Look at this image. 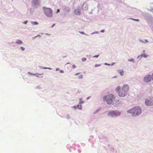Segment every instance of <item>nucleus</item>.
Masks as SVG:
<instances>
[{"label": "nucleus", "instance_id": "nucleus-32", "mask_svg": "<svg viewBox=\"0 0 153 153\" xmlns=\"http://www.w3.org/2000/svg\"><path fill=\"white\" fill-rule=\"evenodd\" d=\"M133 20H136V21H139V20L137 19H133Z\"/></svg>", "mask_w": 153, "mask_h": 153}, {"label": "nucleus", "instance_id": "nucleus-16", "mask_svg": "<svg viewBox=\"0 0 153 153\" xmlns=\"http://www.w3.org/2000/svg\"><path fill=\"white\" fill-rule=\"evenodd\" d=\"M28 74H29L31 75L35 76V75H36V74H33L30 72H28Z\"/></svg>", "mask_w": 153, "mask_h": 153}, {"label": "nucleus", "instance_id": "nucleus-33", "mask_svg": "<svg viewBox=\"0 0 153 153\" xmlns=\"http://www.w3.org/2000/svg\"><path fill=\"white\" fill-rule=\"evenodd\" d=\"M152 79L153 80V73L152 74Z\"/></svg>", "mask_w": 153, "mask_h": 153}, {"label": "nucleus", "instance_id": "nucleus-1", "mask_svg": "<svg viewBox=\"0 0 153 153\" xmlns=\"http://www.w3.org/2000/svg\"><path fill=\"white\" fill-rule=\"evenodd\" d=\"M129 87L128 85H124L121 89L120 87L118 86L116 88V91L118 92V91L119 95L120 97H124L127 94V93L129 90Z\"/></svg>", "mask_w": 153, "mask_h": 153}, {"label": "nucleus", "instance_id": "nucleus-29", "mask_svg": "<svg viewBox=\"0 0 153 153\" xmlns=\"http://www.w3.org/2000/svg\"><path fill=\"white\" fill-rule=\"evenodd\" d=\"M41 37V36L39 35H37V36H36V37H35V38H36V37Z\"/></svg>", "mask_w": 153, "mask_h": 153}, {"label": "nucleus", "instance_id": "nucleus-27", "mask_svg": "<svg viewBox=\"0 0 153 153\" xmlns=\"http://www.w3.org/2000/svg\"><path fill=\"white\" fill-rule=\"evenodd\" d=\"M60 73H64V71L63 70H60Z\"/></svg>", "mask_w": 153, "mask_h": 153}, {"label": "nucleus", "instance_id": "nucleus-24", "mask_svg": "<svg viewBox=\"0 0 153 153\" xmlns=\"http://www.w3.org/2000/svg\"><path fill=\"white\" fill-rule=\"evenodd\" d=\"M73 107L75 109H76V108H77V105L73 106Z\"/></svg>", "mask_w": 153, "mask_h": 153}, {"label": "nucleus", "instance_id": "nucleus-35", "mask_svg": "<svg viewBox=\"0 0 153 153\" xmlns=\"http://www.w3.org/2000/svg\"><path fill=\"white\" fill-rule=\"evenodd\" d=\"M43 74H39V75H42Z\"/></svg>", "mask_w": 153, "mask_h": 153}, {"label": "nucleus", "instance_id": "nucleus-3", "mask_svg": "<svg viewBox=\"0 0 153 153\" xmlns=\"http://www.w3.org/2000/svg\"><path fill=\"white\" fill-rule=\"evenodd\" d=\"M127 112L128 113H132V116H135L140 114L141 113V110L139 107H135L128 110Z\"/></svg>", "mask_w": 153, "mask_h": 153}, {"label": "nucleus", "instance_id": "nucleus-22", "mask_svg": "<svg viewBox=\"0 0 153 153\" xmlns=\"http://www.w3.org/2000/svg\"><path fill=\"white\" fill-rule=\"evenodd\" d=\"M128 60L130 61H133L134 62V59H131Z\"/></svg>", "mask_w": 153, "mask_h": 153}, {"label": "nucleus", "instance_id": "nucleus-28", "mask_svg": "<svg viewBox=\"0 0 153 153\" xmlns=\"http://www.w3.org/2000/svg\"><path fill=\"white\" fill-rule=\"evenodd\" d=\"M55 24H53L51 26V27H53L54 26H55Z\"/></svg>", "mask_w": 153, "mask_h": 153}, {"label": "nucleus", "instance_id": "nucleus-11", "mask_svg": "<svg viewBox=\"0 0 153 153\" xmlns=\"http://www.w3.org/2000/svg\"><path fill=\"white\" fill-rule=\"evenodd\" d=\"M141 57H143L144 58H146L148 56L146 54H145L144 53L143 54L141 55Z\"/></svg>", "mask_w": 153, "mask_h": 153}, {"label": "nucleus", "instance_id": "nucleus-5", "mask_svg": "<svg viewBox=\"0 0 153 153\" xmlns=\"http://www.w3.org/2000/svg\"><path fill=\"white\" fill-rule=\"evenodd\" d=\"M145 104L147 106H151L153 105V99L151 98H146L145 100Z\"/></svg>", "mask_w": 153, "mask_h": 153}, {"label": "nucleus", "instance_id": "nucleus-19", "mask_svg": "<svg viewBox=\"0 0 153 153\" xmlns=\"http://www.w3.org/2000/svg\"><path fill=\"white\" fill-rule=\"evenodd\" d=\"M100 65H100V64H99V65H97H97H95V67H98V66H100Z\"/></svg>", "mask_w": 153, "mask_h": 153}, {"label": "nucleus", "instance_id": "nucleus-12", "mask_svg": "<svg viewBox=\"0 0 153 153\" xmlns=\"http://www.w3.org/2000/svg\"><path fill=\"white\" fill-rule=\"evenodd\" d=\"M124 71L123 70H121L119 72V74L121 76L123 75Z\"/></svg>", "mask_w": 153, "mask_h": 153}, {"label": "nucleus", "instance_id": "nucleus-26", "mask_svg": "<svg viewBox=\"0 0 153 153\" xmlns=\"http://www.w3.org/2000/svg\"><path fill=\"white\" fill-rule=\"evenodd\" d=\"M27 21H25L24 22V23L25 24H26L27 23Z\"/></svg>", "mask_w": 153, "mask_h": 153}, {"label": "nucleus", "instance_id": "nucleus-8", "mask_svg": "<svg viewBox=\"0 0 153 153\" xmlns=\"http://www.w3.org/2000/svg\"><path fill=\"white\" fill-rule=\"evenodd\" d=\"M32 4L33 6H36L39 4L40 1L38 0H33Z\"/></svg>", "mask_w": 153, "mask_h": 153}, {"label": "nucleus", "instance_id": "nucleus-14", "mask_svg": "<svg viewBox=\"0 0 153 153\" xmlns=\"http://www.w3.org/2000/svg\"><path fill=\"white\" fill-rule=\"evenodd\" d=\"M32 24L33 25H37L38 24V22H32Z\"/></svg>", "mask_w": 153, "mask_h": 153}, {"label": "nucleus", "instance_id": "nucleus-7", "mask_svg": "<svg viewBox=\"0 0 153 153\" xmlns=\"http://www.w3.org/2000/svg\"><path fill=\"white\" fill-rule=\"evenodd\" d=\"M151 79V76L150 75H146L144 78V81L146 82H150Z\"/></svg>", "mask_w": 153, "mask_h": 153}, {"label": "nucleus", "instance_id": "nucleus-31", "mask_svg": "<svg viewBox=\"0 0 153 153\" xmlns=\"http://www.w3.org/2000/svg\"><path fill=\"white\" fill-rule=\"evenodd\" d=\"M59 12V9H58L57 10V11L56 13H58Z\"/></svg>", "mask_w": 153, "mask_h": 153}, {"label": "nucleus", "instance_id": "nucleus-30", "mask_svg": "<svg viewBox=\"0 0 153 153\" xmlns=\"http://www.w3.org/2000/svg\"><path fill=\"white\" fill-rule=\"evenodd\" d=\"M80 74V73H76V74H75V75H78V74Z\"/></svg>", "mask_w": 153, "mask_h": 153}, {"label": "nucleus", "instance_id": "nucleus-6", "mask_svg": "<svg viewBox=\"0 0 153 153\" xmlns=\"http://www.w3.org/2000/svg\"><path fill=\"white\" fill-rule=\"evenodd\" d=\"M120 114V113L117 111H112L109 112L108 115L110 116H118Z\"/></svg>", "mask_w": 153, "mask_h": 153}, {"label": "nucleus", "instance_id": "nucleus-9", "mask_svg": "<svg viewBox=\"0 0 153 153\" xmlns=\"http://www.w3.org/2000/svg\"><path fill=\"white\" fill-rule=\"evenodd\" d=\"M75 13L78 15H79L80 14V12L77 10H76L74 11Z\"/></svg>", "mask_w": 153, "mask_h": 153}, {"label": "nucleus", "instance_id": "nucleus-34", "mask_svg": "<svg viewBox=\"0 0 153 153\" xmlns=\"http://www.w3.org/2000/svg\"><path fill=\"white\" fill-rule=\"evenodd\" d=\"M80 33L82 34H83L84 33V32H80Z\"/></svg>", "mask_w": 153, "mask_h": 153}, {"label": "nucleus", "instance_id": "nucleus-13", "mask_svg": "<svg viewBox=\"0 0 153 153\" xmlns=\"http://www.w3.org/2000/svg\"><path fill=\"white\" fill-rule=\"evenodd\" d=\"M77 108H78L80 110H81L82 109V106L80 105H77Z\"/></svg>", "mask_w": 153, "mask_h": 153}, {"label": "nucleus", "instance_id": "nucleus-2", "mask_svg": "<svg viewBox=\"0 0 153 153\" xmlns=\"http://www.w3.org/2000/svg\"><path fill=\"white\" fill-rule=\"evenodd\" d=\"M115 97L113 94H110L105 96L103 97V100H106L108 104H111L114 102Z\"/></svg>", "mask_w": 153, "mask_h": 153}, {"label": "nucleus", "instance_id": "nucleus-4", "mask_svg": "<svg viewBox=\"0 0 153 153\" xmlns=\"http://www.w3.org/2000/svg\"><path fill=\"white\" fill-rule=\"evenodd\" d=\"M43 10L45 14L48 17H52L53 16L52 11L50 8L43 7Z\"/></svg>", "mask_w": 153, "mask_h": 153}, {"label": "nucleus", "instance_id": "nucleus-36", "mask_svg": "<svg viewBox=\"0 0 153 153\" xmlns=\"http://www.w3.org/2000/svg\"><path fill=\"white\" fill-rule=\"evenodd\" d=\"M108 65H110L109 64H108Z\"/></svg>", "mask_w": 153, "mask_h": 153}, {"label": "nucleus", "instance_id": "nucleus-20", "mask_svg": "<svg viewBox=\"0 0 153 153\" xmlns=\"http://www.w3.org/2000/svg\"><path fill=\"white\" fill-rule=\"evenodd\" d=\"M21 49L22 50V51H24L25 50V48H23V47H21Z\"/></svg>", "mask_w": 153, "mask_h": 153}, {"label": "nucleus", "instance_id": "nucleus-17", "mask_svg": "<svg viewBox=\"0 0 153 153\" xmlns=\"http://www.w3.org/2000/svg\"><path fill=\"white\" fill-rule=\"evenodd\" d=\"M86 59L85 58H83L82 59V61L84 62L86 60Z\"/></svg>", "mask_w": 153, "mask_h": 153}, {"label": "nucleus", "instance_id": "nucleus-37", "mask_svg": "<svg viewBox=\"0 0 153 153\" xmlns=\"http://www.w3.org/2000/svg\"><path fill=\"white\" fill-rule=\"evenodd\" d=\"M69 64V63H67V64Z\"/></svg>", "mask_w": 153, "mask_h": 153}, {"label": "nucleus", "instance_id": "nucleus-15", "mask_svg": "<svg viewBox=\"0 0 153 153\" xmlns=\"http://www.w3.org/2000/svg\"><path fill=\"white\" fill-rule=\"evenodd\" d=\"M84 102L82 100V99H79V104L80 105Z\"/></svg>", "mask_w": 153, "mask_h": 153}, {"label": "nucleus", "instance_id": "nucleus-18", "mask_svg": "<svg viewBox=\"0 0 153 153\" xmlns=\"http://www.w3.org/2000/svg\"><path fill=\"white\" fill-rule=\"evenodd\" d=\"M79 79H81L83 78V75H81L79 76Z\"/></svg>", "mask_w": 153, "mask_h": 153}, {"label": "nucleus", "instance_id": "nucleus-21", "mask_svg": "<svg viewBox=\"0 0 153 153\" xmlns=\"http://www.w3.org/2000/svg\"><path fill=\"white\" fill-rule=\"evenodd\" d=\"M43 68V69H51V68H46V67H44V68Z\"/></svg>", "mask_w": 153, "mask_h": 153}, {"label": "nucleus", "instance_id": "nucleus-23", "mask_svg": "<svg viewBox=\"0 0 153 153\" xmlns=\"http://www.w3.org/2000/svg\"><path fill=\"white\" fill-rule=\"evenodd\" d=\"M72 67L73 68H76V66L75 65H73L72 66Z\"/></svg>", "mask_w": 153, "mask_h": 153}, {"label": "nucleus", "instance_id": "nucleus-38", "mask_svg": "<svg viewBox=\"0 0 153 153\" xmlns=\"http://www.w3.org/2000/svg\"><path fill=\"white\" fill-rule=\"evenodd\" d=\"M146 42H148L147 41H146Z\"/></svg>", "mask_w": 153, "mask_h": 153}, {"label": "nucleus", "instance_id": "nucleus-25", "mask_svg": "<svg viewBox=\"0 0 153 153\" xmlns=\"http://www.w3.org/2000/svg\"><path fill=\"white\" fill-rule=\"evenodd\" d=\"M99 55H95L93 56L94 57H98L99 56Z\"/></svg>", "mask_w": 153, "mask_h": 153}, {"label": "nucleus", "instance_id": "nucleus-10", "mask_svg": "<svg viewBox=\"0 0 153 153\" xmlns=\"http://www.w3.org/2000/svg\"><path fill=\"white\" fill-rule=\"evenodd\" d=\"M16 42V43H17L18 44H22V41L19 40H17Z\"/></svg>", "mask_w": 153, "mask_h": 153}]
</instances>
